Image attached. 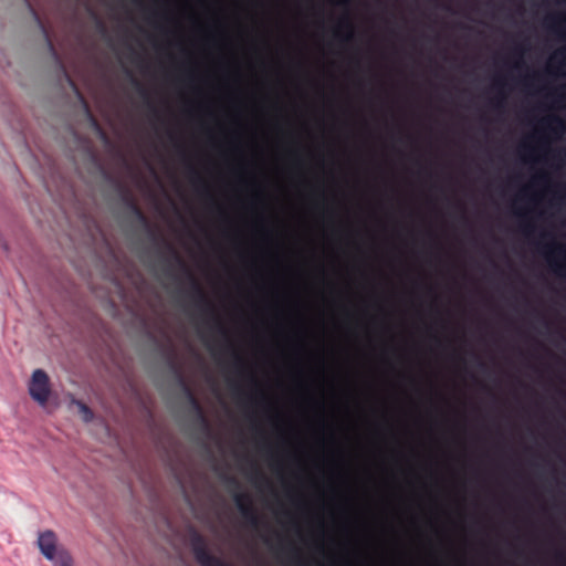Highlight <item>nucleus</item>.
Segmentation results:
<instances>
[{"mask_svg":"<svg viewBox=\"0 0 566 566\" xmlns=\"http://www.w3.org/2000/svg\"><path fill=\"white\" fill-rule=\"evenodd\" d=\"M38 547L41 554L54 566H72L73 559L66 548L59 545L56 534L46 530L39 533Z\"/></svg>","mask_w":566,"mask_h":566,"instance_id":"f257e3e1","label":"nucleus"},{"mask_svg":"<svg viewBox=\"0 0 566 566\" xmlns=\"http://www.w3.org/2000/svg\"><path fill=\"white\" fill-rule=\"evenodd\" d=\"M165 245L167 250L169 251L171 258L174 261L178 264V266L184 271L186 274L189 283H190V294L191 297L203 313L211 314L214 316V307L212 306L211 302L208 300L202 286L198 282V280L195 277V275L191 273L189 268L186 265L185 261L180 256V254L177 252V250L169 243L165 242Z\"/></svg>","mask_w":566,"mask_h":566,"instance_id":"f03ea898","label":"nucleus"},{"mask_svg":"<svg viewBox=\"0 0 566 566\" xmlns=\"http://www.w3.org/2000/svg\"><path fill=\"white\" fill-rule=\"evenodd\" d=\"M191 548L200 566H231L220 557L212 555L202 535L195 533L191 537Z\"/></svg>","mask_w":566,"mask_h":566,"instance_id":"7ed1b4c3","label":"nucleus"},{"mask_svg":"<svg viewBox=\"0 0 566 566\" xmlns=\"http://www.w3.org/2000/svg\"><path fill=\"white\" fill-rule=\"evenodd\" d=\"M50 380L46 373L42 369H35L32 374L29 385L30 396L40 405L44 406L50 396Z\"/></svg>","mask_w":566,"mask_h":566,"instance_id":"20e7f679","label":"nucleus"},{"mask_svg":"<svg viewBox=\"0 0 566 566\" xmlns=\"http://www.w3.org/2000/svg\"><path fill=\"white\" fill-rule=\"evenodd\" d=\"M235 506L238 507L241 516L244 521L253 528H258L260 525V516L252 504V500L249 494L243 492H237L233 495Z\"/></svg>","mask_w":566,"mask_h":566,"instance_id":"39448f33","label":"nucleus"},{"mask_svg":"<svg viewBox=\"0 0 566 566\" xmlns=\"http://www.w3.org/2000/svg\"><path fill=\"white\" fill-rule=\"evenodd\" d=\"M178 381L180 386L182 387V390L185 392V396L187 397V400L192 409V411L196 413V418L198 423L200 424L201 429L206 432H209L210 426L209 421L202 410V407L196 396L193 395L192 390L189 388V386L184 380L182 376L178 370H176Z\"/></svg>","mask_w":566,"mask_h":566,"instance_id":"423d86ee","label":"nucleus"},{"mask_svg":"<svg viewBox=\"0 0 566 566\" xmlns=\"http://www.w3.org/2000/svg\"><path fill=\"white\" fill-rule=\"evenodd\" d=\"M125 201H126V205L128 206V208L130 209L132 213L134 214V217L137 219V221L140 224H143L144 227L149 228V223H148L146 216L140 210V208L136 205V202L129 197H125Z\"/></svg>","mask_w":566,"mask_h":566,"instance_id":"0eeeda50","label":"nucleus"},{"mask_svg":"<svg viewBox=\"0 0 566 566\" xmlns=\"http://www.w3.org/2000/svg\"><path fill=\"white\" fill-rule=\"evenodd\" d=\"M543 124L554 133H563L565 130L564 120L556 115L548 116L543 120Z\"/></svg>","mask_w":566,"mask_h":566,"instance_id":"6e6552de","label":"nucleus"},{"mask_svg":"<svg viewBox=\"0 0 566 566\" xmlns=\"http://www.w3.org/2000/svg\"><path fill=\"white\" fill-rule=\"evenodd\" d=\"M72 402L77 407L78 413L81 415V418L84 422H91L93 420L94 413L86 403L75 399Z\"/></svg>","mask_w":566,"mask_h":566,"instance_id":"1a4fd4ad","label":"nucleus"},{"mask_svg":"<svg viewBox=\"0 0 566 566\" xmlns=\"http://www.w3.org/2000/svg\"><path fill=\"white\" fill-rule=\"evenodd\" d=\"M343 28H344V29H346V30L348 31V32H347V34H346V36L344 38V40H345V41H349V40H352V38H353V24H352V22H350V20H349V18H348V17H345V18H343V19L339 21L338 28H337V30H336V31H335V33H334V34H335V36H337V38L339 36V31H340V29H343Z\"/></svg>","mask_w":566,"mask_h":566,"instance_id":"9d476101","label":"nucleus"},{"mask_svg":"<svg viewBox=\"0 0 566 566\" xmlns=\"http://www.w3.org/2000/svg\"><path fill=\"white\" fill-rule=\"evenodd\" d=\"M549 20L553 22L551 25V28L553 30H557V29L566 30V14H560L558 17H552Z\"/></svg>","mask_w":566,"mask_h":566,"instance_id":"9b49d317","label":"nucleus"},{"mask_svg":"<svg viewBox=\"0 0 566 566\" xmlns=\"http://www.w3.org/2000/svg\"><path fill=\"white\" fill-rule=\"evenodd\" d=\"M133 83L134 85L136 86V90L138 91V93L144 97V98H148V92L145 90V87L137 81L133 77Z\"/></svg>","mask_w":566,"mask_h":566,"instance_id":"f8f14e48","label":"nucleus"},{"mask_svg":"<svg viewBox=\"0 0 566 566\" xmlns=\"http://www.w3.org/2000/svg\"><path fill=\"white\" fill-rule=\"evenodd\" d=\"M233 357H234L233 365H234L235 369L242 370V368H243V359H242V357L238 353H234Z\"/></svg>","mask_w":566,"mask_h":566,"instance_id":"ddd939ff","label":"nucleus"},{"mask_svg":"<svg viewBox=\"0 0 566 566\" xmlns=\"http://www.w3.org/2000/svg\"><path fill=\"white\" fill-rule=\"evenodd\" d=\"M549 261H551V264H552V266H553L554 271H555V272H557V273H559V272H562L564 269H566V264H560V263L556 262V261H555V260H553V259H549Z\"/></svg>","mask_w":566,"mask_h":566,"instance_id":"4468645a","label":"nucleus"},{"mask_svg":"<svg viewBox=\"0 0 566 566\" xmlns=\"http://www.w3.org/2000/svg\"><path fill=\"white\" fill-rule=\"evenodd\" d=\"M253 481L255 483H258L259 481H265L264 475L258 468H254V470H253Z\"/></svg>","mask_w":566,"mask_h":566,"instance_id":"2eb2a0df","label":"nucleus"},{"mask_svg":"<svg viewBox=\"0 0 566 566\" xmlns=\"http://www.w3.org/2000/svg\"><path fill=\"white\" fill-rule=\"evenodd\" d=\"M552 254H564L566 256V247L556 244L554 245V249L551 251Z\"/></svg>","mask_w":566,"mask_h":566,"instance_id":"dca6fc26","label":"nucleus"},{"mask_svg":"<svg viewBox=\"0 0 566 566\" xmlns=\"http://www.w3.org/2000/svg\"><path fill=\"white\" fill-rule=\"evenodd\" d=\"M559 99L566 101V84L562 86L560 92L557 94Z\"/></svg>","mask_w":566,"mask_h":566,"instance_id":"f3484780","label":"nucleus"},{"mask_svg":"<svg viewBox=\"0 0 566 566\" xmlns=\"http://www.w3.org/2000/svg\"><path fill=\"white\" fill-rule=\"evenodd\" d=\"M216 322H217V327H218V331L222 334V335H227V331L224 329L223 325L220 323L219 318L216 317Z\"/></svg>","mask_w":566,"mask_h":566,"instance_id":"a211bd4d","label":"nucleus"},{"mask_svg":"<svg viewBox=\"0 0 566 566\" xmlns=\"http://www.w3.org/2000/svg\"><path fill=\"white\" fill-rule=\"evenodd\" d=\"M335 2L340 6H348L349 0H335Z\"/></svg>","mask_w":566,"mask_h":566,"instance_id":"6ab92c4d","label":"nucleus"},{"mask_svg":"<svg viewBox=\"0 0 566 566\" xmlns=\"http://www.w3.org/2000/svg\"><path fill=\"white\" fill-rule=\"evenodd\" d=\"M558 54L563 55L564 56V64L566 65V49H562L558 51Z\"/></svg>","mask_w":566,"mask_h":566,"instance_id":"aec40b11","label":"nucleus"},{"mask_svg":"<svg viewBox=\"0 0 566 566\" xmlns=\"http://www.w3.org/2000/svg\"><path fill=\"white\" fill-rule=\"evenodd\" d=\"M532 230H533V227H532L531 224H525V226H524V232H525V233H527V234H528Z\"/></svg>","mask_w":566,"mask_h":566,"instance_id":"412c9836","label":"nucleus"},{"mask_svg":"<svg viewBox=\"0 0 566 566\" xmlns=\"http://www.w3.org/2000/svg\"><path fill=\"white\" fill-rule=\"evenodd\" d=\"M192 174H193V181H201V179L199 178V175L198 172H196L195 170H192Z\"/></svg>","mask_w":566,"mask_h":566,"instance_id":"4be33fe9","label":"nucleus"},{"mask_svg":"<svg viewBox=\"0 0 566 566\" xmlns=\"http://www.w3.org/2000/svg\"><path fill=\"white\" fill-rule=\"evenodd\" d=\"M546 178L545 175H539L537 177L534 178V181H539V180H544Z\"/></svg>","mask_w":566,"mask_h":566,"instance_id":"5701e85b","label":"nucleus"},{"mask_svg":"<svg viewBox=\"0 0 566 566\" xmlns=\"http://www.w3.org/2000/svg\"><path fill=\"white\" fill-rule=\"evenodd\" d=\"M514 52H515V53H517L518 55H521V54H522V52H523V50H521V49H518V48H515V49H514Z\"/></svg>","mask_w":566,"mask_h":566,"instance_id":"b1692460","label":"nucleus"},{"mask_svg":"<svg viewBox=\"0 0 566 566\" xmlns=\"http://www.w3.org/2000/svg\"><path fill=\"white\" fill-rule=\"evenodd\" d=\"M495 85H496V86H501V85H502V81H501L500 78H496V81H495Z\"/></svg>","mask_w":566,"mask_h":566,"instance_id":"393cba45","label":"nucleus"},{"mask_svg":"<svg viewBox=\"0 0 566 566\" xmlns=\"http://www.w3.org/2000/svg\"><path fill=\"white\" fill-rule=\"evenodd\" d=\"M230 482L238 486V482L234 479H230Z\"/></svg>","mask_w":566,"mask_h":566,"instance_id":"a878e982","label":"nucleus"}]
</instances>
